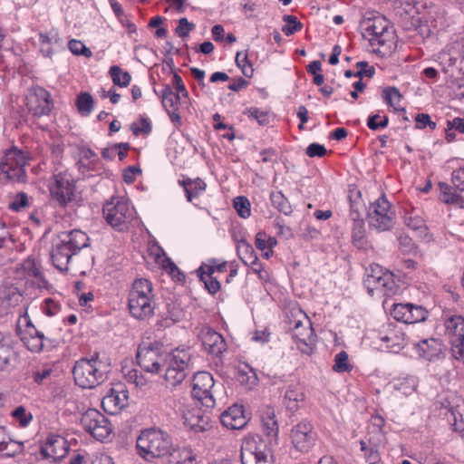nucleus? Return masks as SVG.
Instances as JSON below:
<instances>
[{
	"mask_svg": "<svg viewBox=\"0 0 464 464\" xmlns=\"http://www.w3.org/2000/svg\"><path fill=\"white\" fill-rule=\"evenodd\" d=\"M195 24L189 23L187 18H180L179 20V24L176 28V34L182 38H185L188 35L189 32L194 30Z\"/></svg>",
	"mask_w": 464,
	"mask_h": 464,
	"instance_id": "680f3d73",
	"label": "nucleus"
},
{
	"mask_svg": "<svg viewBox=\"0 0 464 464\" xmlns=\"http://www.w3.org/2000/svg\"><path fill=\"white\" fill-rule=\"evenodd\" d=\"M383 98L389 105L397 109V105H399L401 102V95L397 88L388 87L383 90Z\"/></svg>",
	"mask_w": 464,
	"mask_h": 464,
	"instance_id": "603ef678",
	"label": "nucleus"
},
{
	"mask_svg": "<svg viewBox=\"0 0 464 464\" xmlns=\"http://www.w3.org/2000/svg\"><path fill=\"white\" fill-rule=\"evenodd\" d=\"M260 419L263 431L266 437H268L270 440H276L279 427L276 410L271 406H265L262 409Z\"/></svg>",
	"mask_w": 464,
	"mask_h": 464,
	"instance_id": "a878e982",
	"label": "nucleus"
},
{
	"mask_svg": "<svg viewBox=\"0 0 464 464\" xmlns=\"http://www.w3.org/2000/svg\"><path fill=\"white\" fill-rule=\"evenodd\" d=\"M441 200L446 204H460L461 197L457 193V188H451L448 184L440 183Z\"/></svg>",
	"mask_w": 464,
	"mask_h": 464,
	"instance_id": "e433bc0d",
	"label": "nucleus"
},
{
	"mask_svg": "<svg viewBox=\"0 0 464 464\" xmlns=\"http://www.w3.org/2000/svg\"><path fill=\"white\" fill-rule=\"evenodd\" d=\"M413 14H415V7L410 2L401 3L396 7V15L401 19H406L408 16L413 18Z\"/></svg>",
	"mask_w": 464,
	"mask_h": 464,
	"instance_id": "4d7b16f0",
	"label": "nucleus"
},
{
	"mask_svg": "<svg viewBox=\"0 0 464 464\" xmlns=\"http://www.w3.org/2000/svg\"><path fill=\"white\" fill-rule=\"evenodd\" d=\"M166 464H197V456L189 447L173 448Z\"/></svg>",
	"mask_w": 464,
	"mask_h": 464,
	"instance_id": "bb28decb",
	"label": "nucleus"
},
{
	"mask_svg": "<svg viewBox=\"0 0 464 464\" xmlns=\"http://www.w3.org/2000/svg\"><path fill=\"white\" fill-rule=\"evenodd\" d=\"M292 443L299 451L306 452L315 441V433L308 421H301L291 430Z\"/></svg>",
	"mask_w": 464,
	"mask_h": 464,
	"instance_id": "f3484780",
	"label": "nucleus"
},
{
	"mask_svg": "<svg viewBox=\"0 0 464 464\" xmlns=\"http://www.w3.org/2000/svg\"><path fill=\"white\" fill-rule=\"evenodd\" d=\"M26 107L34 116L48 115L53 109L50 93L42 87L32 88L26 95Z\"/></svg>",
	"mask_w": 464,
	"mask_h": 464,
	"instance_id": "dca6fc26",
	"label": "nucleus"
},
{
	"mask_svg": "<svg viewBox=\"0 0 464 464\" xmlns=\"http://www.w3.org/2000/svg\"><path fill=\"white\" fill-rule=\"evenodd\" d=\"M81 425L100 441L108 439L112 430L109 420L95 409H89L82 415Z\"/></svg>",
	"mask_w": 464,
	"mask_h": 464,
	"instance_id": "9d476101",
	"label": "nucleus"
},
{
	"mask_svg": "<svg viewBox=\"0 0 464 464\" xmlns=\"http://www.w3.org/2000/svg\"><path fill=\"white\" fill-rule=\"evenodd\" d=\"M416 128L423 129L425 127H430V130H435L437 124L435 121H432L430 116L427 113H419L415 117Z\"/></svg>",
	"mask_w": 464,
	"mask_h": 464,
	"instance_id": "bf43d9fd",
	"label": "nucleus"
},
{
	"mask_svg": "<svg viewBox=\"0 0 464 464\" xmlns=\"http://www.w3.org/2000/svg\"><path fill=\"white\" fill-rule=\"evenodd\" d=\"M352 238L353 245L358 248H363L365 245V228L364 221L357 220L352 224Z\"/></svg>",
	"mask_w": 464,
	"mask_h": 464,
	"instance_id": "4c0bfd02",
	"label": "nucleus"
},
{
	"mask_svg": "<svg viewBox=\"0 0 464 464\" xmlns=\"http://www.w3.org/2000/svg\"><path fill=\"white\" fill-rule=\"evenodd\" d=\"M156 307L153 286L150 280L138 278L132 283L128 295L130 314L136 319L145 320L154 314Z\"/></svg>",
	"mask_w": 464,
	"mask_h": 464,
	"instance_id": "f03ea898",
	"label": "nucleus"
},
{
	"mask_svg": "<svg viewBox=\"0 0 464 464\" xmlns=\"http://www.w3.org/2000/svg\"><path fill=\"white\" fill-rule=\"evenodd\" d=\"M140 124V127L137 126L135 123L131 125L130 129L135 136H139L140 133L149 134L151 132L152 128L149 119L141 118Z\"/></svg>",
	"mask_w": 464,
	"mask_h": 464,
	"instance_id": "0e129e2a",
	"label": "nucleus"
},
{
	"mask_svg": "<svg viewBox=\"0 0 464 464\" xmlns=\"http://www.w3.org/2000/svg\"><path fill=\"white\" fill-rule=\"evenodd\" d=\"M236 63L241 69L242 73L247 77L251 78L254 73V70L252 64L248 60L247 51L246 52H237L236 55Z\"/></svg>",
	"mask_w": 464,
	"mask_h": 464,
	"instance_id": "37998d69",
	"label": "nucleus"
},
{
	"mask_svg": "<svg viewBox=\"0 0 464 464\" xmlns=\"http://www.w3.org/2000/svg\"><path fill=\"white\" fill-rule=\"evenodd\" d=\"M16 358V353L9 337L0 334V372L7 370Z\"/></svg>",
	"mask_w": 464,
	"mask_h": 464,
	"instance_id": "c756f323",
	"label": "nucleus"
},
{
	"mask_svg": "<svg viewBox=\"0 0 464 464\" xmlns=\"http://www.w3.org/2000/svg\"><path fill=\"white\" fill-rule=\"evenodd\" d=\"M411 309V303L407 304H395L391 311L392 316L399 322L407 324L409 310Z\"/></svg>",
	"mask_w": 464,
	"mask_h": 464,
	"instance_id": "09e8293b",
	"label": "nucleus"
},
{
	"mask_svg": "<svg viewBox=\"0 0 464 464\" xmlns=\"http://www.w3.org/2000/svg\"><path fill=\"white\" fill-rule=\"evenodd\" d=\"M22 268H23L24 274L28 276L34 277V278L42 277V273L40 271V268H39L36 261L34 258H31V257L26 258L22 264Z\"/></svg>",
	"mask_w": 464,
	"mask_h": 464,
	"instance_id": "3c124183",
	"label": "nucleus"
},
{
	"mask_svg": "<svg viewBox=\"0 0 464 464\" xmlns=\"http://www.w3.org/2000/svg\"><path fill=\"white\" fill-rule=\"evenodd\" d=\"M283 21L288 24H285L282 27V31L287 36H290L295 33L301 31L303 28V24L299 22L297 17L295 15L285 14L283 16Z\"/></svg>",
	"mask_w": 464,
	"mask_h": 464,
	"instance_id": "a18cd8bd",
	"label": "nucleus"
},
{
	"mask_svg": "<svg viewBox=\"0 0 464 464\" xmlns=\"http://www.w3.org/2000/svg\"><path fill=\"white\" fill-rule=\"evenodd\" d=\"M63 240L71 250L76 255L82 248L89 246V237L82 230L73 229L69 233H63L62 236Z\"/></svg>",
	"mask_w": 464,
	"mask_h": 464,
	"instance_id": "cd10ccee",
	"label": "nucleus"
},
{
	"mask_svg": "<svg viewBox=\"0 0 464 464\" xmlns=\"http://www.w3.org/2000/svg\"><path fill=\"white\" fill-rule=\"evenodd\" d=\"M70 51L76 55L82 54L86 57L92 56V52L81 41L72 39L68 44Z\"/></svg>",
	"mask_w": 464,
	"mask_h": 464,
	"instance_id": "6e6d98bb",
	"label": "nucleus"
},
{
	"mask_svg": "<svg viewBox=\"0 0 464 464\" xmlns=\"http://www.w3.org/2000/svg\"><path fill=\"white\" fill-rule=\"evenodd\" d=\"M179 184L183 187L186 198L189 202H191L194 198H198L207 187L205 181L199 178L196 179H187L179 180Z\"/></svg>",
	"mask_w": 464,
	"mask_h": 464,
	"instance_id": "7c9ffc66",
	"label": "nucleus"
},
{
	"mask_svg": "<svg viewBox=\"0 0 464 464\" xmlns=\"http://www.w3.org/2000/svg\"><path fill=\"white\" fill-rule=\"evenodd\" d=\"M17 331L21 341L34 353H39L44 347V334L36 329L27 314V308L17 321Z\"/></svg>",
	"mask_w": 464,
	"mask_h": 464,
	"instance_id": "ddd939ff",
	"label": "nucleus"
},
{
	"mask_svg": "<svg viewBox=\"0 0 464 464\" xmlns=\"http://www.w3.org/2000/svg\"><path fill=\"white\" fill-rule=\"evenodd\" d=\"M220 422L224 427L230 430H240L244 428L247 420L244 414L243 406L235 404L229 407L221 413Z\"/></svg>",
	"mask_w": 464,
	"mask_h": 464,
	"instance_id": "4be33fe9",
	"label": "nucleus"
},
{
	"mask_svg": "<svg viewBox=\"0 0 464 464\" xmlns=\"http://www.w3.org/2000/svg\"><path fill=\"white\" fill-rule=\"evenodd\" d=\"M205 284L206 289L209 294L214 295L220 290V283L212 276L204 275V279L202 280Z\"/></svg>",
	"mask_w": 464,
	"mask_h": 464,
	"instance_id": "338daca9",
	"label": "nucleus"
},
{
	"mask_svg": "<svg viewBox=\"0 0 464 464\" xmlns=\"http://www.w3.org/2000/svg\"><path fill=\"white\" fill-rule=\"evenodd\" d=\"M76 104H77L78 111L82 115H89L93 109L94 102L90 93L82 92L77 97Z\"/></svg>",
	"mask_w": 464,
	"mask_h": 464,
	"instance_id": "79ce46f5",
	"label": "nucleus"
},
{
	"mask_svg": "<svg viewBox=\"0 0 464 464\" xmlns=\"http://www.w3.org/2000/svg\"><path fill=\"white\" fill-rule=\"evenodd\" d=\"M304 400L303 388L295 383L287 386L284 396V403L290 411H295L299 409V403Z\"/></svg>",
	"mask_w": 464,
	"mask_h": 464,
	"instance_id": "c85d7f7f",
	"label": "nucleus"
},
{
	"mask_svg": "<svg viewBox=\"0 0 464 464\" xmlns=\"http://www.w3.org/2000/svg\"><path fill=\"white\" fill-rule=\"evenodd\" d=\"M327 150L324 145H321L319 143H311L306 148V154L310 158L314 157H324L326 154Z\"/></svg>",
	"mask_w": 464,
	"mask_h": 464,
	"instance_id": "774afa93",
	"label": "nucleus"
},
{
	"mask_svg": "<svg viewBox=\"0 0 464 464\" xmlns=\"http://www.w3.org/2000/svg\"><path fill=\"white\" fill-rule=\"evenodd\" d=\"M190 353L186 349H175L168 353L164 362V379L168 384L177 386L180 384L189 372Z\"/></svg>",
	"mask_w": 464,
	"mask_h": 464,
	"instance_id": "20e7f679",
	"label": "nucleus"
},
{
	"mask_svg": "<svg viewBox=\"0 0 464 464\" xmlns=\"http://www.w3.org/2000/svg\"><path fill=\"white\" fill-rule=\"evenodd\" d=\"M389 119L387 116L381 117L379 114L372 115L368 118L367 126L372 130L384 129L388 126Z\"/></svg>",
	"mask_w": 464,
	"mask_h": 464,
	"instance_id": "5fc2aeb1",
	"label": "nucleus"
},
{
	"mask_svg": "<svg viewBox=\"0 0 464 464\" xmlns=\"http://www.w3.org/2000/svg\"><path fill=\"white\" fill-rule=\"evenodd\" d=\"M398 240L400 249L403 254H411L415 251V244L410 237L406 235H401Z\"/></svg>",
	"mask_w": 464,
	"mask_h": 464,
	"instance_id": "13d9d810",
	"label": "nucleus"
},
{
	"mask_svg": "<svg viewBox=\"0 0 464 464\" xmlns=\"http://www.w3.org/2000/svg\"><path fill=\"white\" fill-rule=\"evenodd\" d=\"M365 31L372 36L371 41L383 45L386 42L385 34L388 33V22L382 16L368 18L365 21Z\"/></svg>",
	"mask_w": 464,
	"mask_h": 464,
	"instance_id": "5701e85b",
	"label": "nucleus"
},
{
	"mask_svg": "<svg viewBox=\"0 0 464 464\" xmlns=\"http://www.w3.org/2000/svg\"><path fill=\"white\" fill-rule=\"evenodd\" d=\"M199 338L204 349L212 355L219 356L227 350L223 336L210 328L202 329Z\"/></svg>",
	"mask_w": 464,
	"mask_h": 464,
	"instance_id": "aec40b11",
	"label": "nucleus"
},
{
	"mask_svg": "<svg viewBox=\"0 0 464 464\" xmlns=\"http://www.w3.org/2000/svg\"><path fill=\"white\" fill-rule=\"evenodd\" d=\"M180 94L175 92L169 85L162 90V104L166 110L178 108Z\"/></svg>",
	"mask_w": 464,
	"mask_h": 464,
	"instance_id": "a19ab883",
	"label": "nucleus"
},
{
	"mask_svg": "<svg viewBox=\"0 0 464 464\" xmlns=\"http://www.w3.org/2000/svg\"><path fill=\"white\" fill-rule=\"evenodd\" d=\"M68 451L67 440L56 434H50L45 443L41 447V454L45 459H52L53 461L62 459Z\"/></svg>",
	"mask_w": 464,
	"mask_h": 464,
	"instance_id": "6ab92c4d",
	"label": "nucleus"
},
{
	"mask_svg": "<svg viewBox=\"0 0 464 464\" xmlns=\"http://www.w3.org/2000/svg\"><path fill=\"white\" fill-rule=\"evenodd\" d=\"M404 223L410 229L417 232L420 237H426L428 235V227L425 221L417 213H406Z\"/></svg>",
	"mask_w": 464,
	"mask_h": 464,
	"instance_id": "473e14b6",
	"label": "nucleus"
},
{
	"mask_svg": "<svg viewBox=\"0 0 464 464\" xmlns=\"http://www.w3.org/2000/svg\"><path fill=\"white\" fill-rule=\"evenodd\" d=\"M186 422L195 432H203L209 428L208 417L200 415L199 412L191 414L189 418H186Z\"/></svg>",
	"mask_w": 464,
	"mask_h": 464,
	"instance_id": "c9c22d12",
	"label": "nucleus"
},
{
	"mask_svg": "<svg viewBox=\"0 0 464 464\" xmlns=\"http://www.w3.org/2000/svg\"><path fill=\"white\" fill-rule=\"evenodd\" d=\"M402 334L391 331L385 335H382L381 340L386 343V348L392 350L394 353H397L403 347V337Z\"/></svg>",
	"mask_w": 464,
	"mask_h": 464,
	"instance_id": "f704fd0d",
	"label": "nucleus"
},
{
	"mask_svg": "<svg viewBox=\"0 0 464 464\" xmlns=\"http://www.w3.org/2000/svg\"><path fill=\"white\" fill-rule=\"evenodd\" d=\"M136 446L139 455L149 462L167 457L174 448L171 436L156 428L142 430Z\"/></svg>",
	"mask_w": 464,
	"mask_h": 464,
	"instance_id": "f257e3e1",
	"label": "nucleus"
},
{
	"mask_svg": "<svg viewBox=\"0 0 464 464\" xmlns=\"http://www.w3.org/2000/svg\"><path fill=\"white\" fill-rule=\"evenodd\" d=\"M407 316V324H409L423 322L428 316V311L421 305L411 304V309Z\"/></svg>",
	"mask_w": 464,
	"mask_h": 464,
	"instance_id": "c03bdc74",
	"label": "nucleus"
},
{
	"mask_svg": "<svg viewBox=\"0 0 464 464\" xmlns=\"http://www.w3.org/2000/svg\"><path fill=\"white\" fill-rule=\"evenodd\" d=\"M395 212L385 195H382L369 207V227L378 232L388 231L395 224Z\"/></svg>",
	"mask_w": 464,
	"mask_h": 464,
	"instance_id": "0eeeda50",
	"label": "nucleus"
},
{
	"mask_svg": "<svg viewBox=\"0 0 464 464\" xmlns=\"http://www.w3.org/2000/svg\"><path fill=\"white\" fill-rule=\"evenodd\" d=\"M452 183L459 191H464V168H459L452 173Z\"/></svg>",
	"mask_w": 464,
	"mask_h": 464,
	"instance_id": "69168bd1",
	"label": "nucleus"
},
{
	"mask_svg": "<svg viewBox=\"0 0 464 464\" xmlns=\"http://www.w3.org/2000/svg\"><path fill=\"white\" fill-rule=\"evenodd\" d=\"M363 284L371 295H373L375 292L390 295L394 294L397 288L393 274L383 271L378 265L371 266V274L367 275Z\"/></svg>",
	"mask_w": 464,
	"mask_h": 464,
	"instance_id": "1a4fd4ad",
	"label": "nucleus"
},
{
	"mask_svg": "<svg viewBox=\"0 0 464 464\" xmlns=\"http://www.w3.org/2000/svg\"><path fill=\"white\" fill-rule=\"evenodd\" d=\"M23 296L17 287L14 285L0 288V316L8 314L9 310L17 306Z\"/></svg>",
	"mask_w": 464,
	"mask_h": 464,
	"instance_id": "b1692460",
	"label": "nucleus"
},
{
	"mask_svg": "<svg viewBox=\"0 0 464 464\" xmlns=\"http://www.w3.org/2000/svg\"><path fill=\"white\" fill-rule=\"evenodd\" d=\"M226 267H227L226 262H223L218 265L209 264V265H206V266H201L198 269L197 272H198V276L199 279L203 280L204 275L212 276L216 271L224 272L226 270Z\"/></svg>",
	"mask_w": 464,
	"mask_h": 464,
	"instance_id": "864d4df0",
	"label": "nucleus"
},
{
	"mask_svg": "<svg viewBox=\"0 0 464 464\" xmlns=\"http://www.w3.org/2000/svg\"><path fill=\"white\" fill-rule=\"evenodd\" d=\"M102 362L98 358H82L77 361L72 374L75 383L83 389H92L106 379V373L102 369Z\"/></svg>",
	"mask_w": 464,
	"mask_h": 464,
	"instance_id": "7ed1b4c3",
	"label": "nucleus"
},
{
	"mask_svg": "<svg viewBox=\"0 0 464 464\" xmlns=\"http://www.w3.org/2000/svg\"><path fill=\"white\" fill-rule=\"evenodd\" d=\"M242 464H273V455L259 437L246 439L241 445Z\"/></svg>",
	"mask_w": 464,
	"mask_h": 464,
	"instance_id": "6e6552de",
	"label": "nucleus"
},
{
	"mask_svg": "<svg viewBox=\"0 0 464 464\" xmlns=\"http://www.w3.org/2000/svg\"><path fill=\"white\" fill-rule=\"evenodd\" d=\"M237 252L240 260L245 263H253L257 260V256L252 246L245 238L237 240Z\"/></svg>",
	"mask_w": 464,
	"mask_h": 464,
	"instance_id": "72a5a7b5",
	"label": "nucleus"
},
{
	"mask_svg": "<svg viewBox=\"0 0 464 464\" xmlns=\"http://www.w3.org/2000/svg\"><path fill=\"white\" fill-rule=\"evenodd\" d=\"M138 364L147 372L158 374L163 371L168 353L152 345L140 346L137 351Z\"/></svg>",
	"mask_w": 464,
	"mask_h": 464,
	"instance_id": "2eb2a0df",
	"label": "nucleus"
},
{
	"mask_svg": "<svg viewBox=\"0 0 464 464\" xmlns=\"http://www.w3.org/2000/svg\"><path fill=\"white\" fill-rule=\"evenodd\" d=\"M272 205L278 209V211L288 215L292 212L291 205L288 199L281 191L272 192L270 195Z\"/></svg>",
	"mask_w": 464,
	"mask_h": 464,
	"instance_id": "ea45409f",
	"label": "nucleus"
},
{
	"mask_svg": "<svg viewBox=\"0 0 464 464\" xmlns=\"http://www.w3.org/2000/svg\"><path fill=\"white\" fill-rule=\"evenodd\" d=\"M214 386L215 381L209 372H198L194 374L192 379L191 395L203 406L213 408L216 404Z\"/></svg>",
	"mask_w": 464,
	"mask_h": 464,
	"instance_id": "f8f14e48",
	"label": "nucleus"
},
{
	"mask_svg": "<svg viewBox=\"0 0 464 464\" xmlns=\"http://www.w3.org/2000/svg\"><path fill=\"white\" fill-rule=\"evenodd\" d=\"M299 314L304 319L305 324H304L301 319L289 321L292 338L303 353L311 354L315 345L316 335L314 334L312 324L306 320L305 315L302 314L301 312H299Z\"/></svg>",
	"mask_w": 464,
	"mask_h": 464,
	"instance_id": "9b49d317",
	"label": "nucleus"
},
{
	"mask_svg": "<svg viewBox=\"0 0 464 464\" xmlns=\"http://www.w3.org/2000/svg\"><path fill=\"white\" fill-rule=\"evenodd\" d=\"M73 256H75L74 252L62 239L53 245L51 251L52 262L60 271H68L69 264L72 261Z\"/></svg>",
	"mask_w": 464,
	"mask_h": 464,
	"instance_id": "412c9836",
	"label": "nucleus"
},
{
	"mask_svg": "<svg viewBox=\"0 0 464 464\" xmlns=\"http://www.w3.org/2000/svg\"><path fill=\"white\" fill-rule=\"evenodd\" d=\"M102 212L106 222L118 230H123L133 218L134 209L128 200L122 198H112L107 201Z\"/></svg>",
	"mask_w": 464,
	"mask_h": 464,
	"instance_id": "423d86ee",
	"label": "nucleus"
},
{
	"mask_svg": "<svg viewBox=\"0 0 464 464\" xmlns=\"http://www.w3.org/2000/svg\"><path fill=\"white\" fill-rule=\"evenodd\" d=\"M125 378L130 383L135 384L136 387H142L146 384V380L136 369L129 370L125 373Z\"/></svg>",
	"mask_w": 464,
	"mask_h": 464,
	"instance_id": "052dcab7",
	"label": "nucleus"
},
{
	"mask_svg": "<svg viewBox=\"0 0 464 464\" xmlns=\"http://www.w3.org/2000/svg\"><path fill=\"white\" fill-rule=\"evenodd\" d=\"M234 208L239 217L246 218L250 216V203L246 197H237L234 200Z\"/></svg>",
	"mask_w": 464,
	"mask_h": 464,
	"instance_id": "8fccbe9b",
	"label": "nucleus"
},
{
	"mask_svg": "<svg viewBox=\"0 0 464 464\" xmlns=\"http://www.w3.org/2000/svg\"><path fill=\"white\" fill-rule=\"evenodd\" d=\"M109 72L115 85L126 87L130 84V74L128 72H122L120 66L112 65Z\"/></svg>",
	"mask_w": 464,
	"mask_h": 464,
	"instance_id": "58836bf2",
	"label": "nucleus"
},
{
	"mask_svg": "<svg viewBox=\"0 0 464 464\" xmlns=\"http://www.w3.org/2000/svg\"><path fill=\"white\" fill-rule=\"evenodd\" d=\"M416 349L421 358L434 361L441 356L443 345L440 339L430 338L419 342L416 344Z\"/></svg>",
	"mask_w": 464,
	"mask_h": 464,
	"instance_id": "393cba45",
	"label": "nucleus"
},
{
	"mask_svg": "<svg viewBox=\"0 0 464 464\" xmlns=\"http://www.w3.org/2000/svg\"><path fill=\"white\" fill-rule=\"evenodd\" d=\"M11 416L19 422L21 427H26L33 420V415L24 406H18L11 412Z\"/></svg>",
	"mask_w": 464,
	"mask_h": 464,
	"instance_id": "de8ad7c7",
	"label": "nucleus"
},
{
	"mask_svg": "<svg viewBox=\"0 0 464 464\" xmlns=\"http://www.w3.org/2000/svg\"><path fill=\"white\" fill-rule=\"evenodd\" d=\"M28 206V197L25 193H18L14 199L10 203V208L14 211H20Z\"/></svg>",
	"mask_w": 464,
	"mask_h": 464,
	"instance_id": "e2e57ef3",
	"label": "nucleus"
},
{
	"mask_svg": "<svg viewBox=\"0 0 464 464\" xmlns=\"http://www.w3.org/2000/svg\"><path fill=\"white\" fill-rule=\"evenodd\" d=\"M50 194L53 200L61 206H66L74 199L75 182L71 175L67 173H59L53 176V181L49 185Z\"/></svg>",
	"mask_w": 464,
	"mask_h": 464,
	"instance_id": "4468645a",
	"label": "nucleus"
},
{
	"mask_svg": "<svg viewBox=\"0 0 464 464\" xmlns=\"http://www.w3.org/2000/svg\"><path fill=\"white\" fill-rule=\"evenodd\" d=\"M128 399V391L121 385H117L102 398V406L107 413L115 415L127 406Z\"/></svg>",
	"mask_w": 464,
	"mask_h": 464,
	"instance_id": "a211bd4d",
	"label": "nucleus"
},
{
	"mask_svg": "<svg viewBox=\"0 0 464 464\" xmlns=\"http://www.w3.org/2000/svg\"><path fill=\"white\" fill-rule=\"evenodd\" d=\"M352 365L349 363L348 353L345 351H341L334 357V364L333 370L336 372H346L352 370Z\"/></svg>",
	"mask_w": 464,
	"mask_h": 464,
	"instance_id": "49530a36",
	"label": "nucleus"
},
{
	"mask_svg": "<svg viewBox=\"0 0 464 464\" xmlns=\"http://www.w3.org/2000/svg\"><path fill=\"white\" fill-rule=\"evenodd\" d=\"M445 327L452 340L464 341V318L460 315H452L445 321Z\"/></svg>",
	"mask_w": 464,
	"mask_h": 464,
	"instance_id": "2f4dec72",
	"label": "nucleus"
},
{
	"mask_svg": "<svg viewBox=\"0 0 464 464\" xmlns=\"http://www.w3.org/2000/svg\"><path fill=\"white\" fill-rule=\"evenodd\" d=\"M26 163L27 158L23 150L16 147L6 150L0 160V179L10 182H24Z\"/></svg>",
	"mask_w": 464,
	"mask_h": 464,
	"instance_id": "39448f33",
	"label": "nucleus"
}]
</instances>
